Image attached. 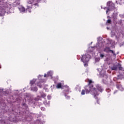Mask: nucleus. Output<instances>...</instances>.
Wrapping results in <instances>:
<instances>
[{
  "mask_svg": "<svg viewBox=\"0 0 124 124\" xmlns=\"http://www.w3.org/2000/svg\"><path fill=\"white\" fill-rule=\"evenodd\" d=\"M34 5H35L36 6V5L38 6V3H36L34 4Z\"/></svg>",
  "mask_w": 124,
  "mask_h": 124,
  "instance_id": "obj_25",
  "label": "nucleus"
},
{
  "mask_svg": "<svg viewBox=\"0 0 124 124\" xmlns=\"http://www.w3.org/2000/svg\"><path fill=\"white\" fill-rule=\"evenodd\" d=\"M116 87L117 88V89H118L119 90H120V91H124V88H123V86H122V85L120 84H117L116 85Z\"/></svg>",
  "mask_w": 124,
  "mask_h": 124,
  "instance_id": "obj_5",
  "label": "nucleus"
},
{
  "mask_svg": "<svg viewBox=\"0 0 124 124\" xmlns=\"http://www.w3.org/2000/svg\"><path fill=\"white\" fill-rule=\"evenodd\" d=\"M44 82V79H40V82L37 83V85L38 86V87L41 89L42 88V85L40 84V83Z\"/></svg>",
  "mask_w": 124,
  "mask_h": 124,
  "instance_id": "obj_7",
  "label": "nucleus"
},
{
  "mask_svg": "<svg viewBox=\"0 0 124 124\" xmlns=\"http://www.w3.org/2000/svg\"><path fill=\"white\" fill-rule=\"evenodd\" d=\"M111 19H108L107 21V24H110L111 23Z\"/></svg>",
  "mask_w": 124,
  "mask_h": 124,
  "instance_id": "obj_17",
  "label": "nucleus"
},
{
  "mask_svg": "<svg viewBox=\"0 0 124 124\" xmlns=\"http://www.w3.org/2000/svg\"><path fill=\"white\" fill-rule=\"evenodd\" d=\"M40 93L41 97H43V98H44V97H46V94L44 93H43V92H40Z\"/></svg>",
  "mask_w": 124,
  "mask_h": 124,
  "instance_id": "obj_10",
  "label": "nucleus"
},
{
  "mask_svg": "<svg viewBox=\"0 0 124 124\" xmlns=\"http://www.w3.org/2000/svg\"><path fill=\"white\" fill-rule=\"evenodd\" d=\"M37 87H35L34 88V91H35V92H37Z\"/></svg>",
  "mask_w": 124,
  "mask_h": 124,
  "instance_id": "obj_23",
  "label": "nucleus"
},
{
  "mask_svg": "<svg viewBox=\"0 0 124 124\" xmlns=\"http://www.w3.org/2000/svg\"><path fill=\"white\" fill-rule=\"evenodd\" d=\"M97 90L99 91L100 92V93H102V92L103 91V89H102V87L100 86L99 85H97L96 86Z\"/></svg>",
  "mask_w": 124,
  "mask_h": 124,
  "instance_id": "obj_6",
  "label": "nucleus"
},
{
  "mask_svg": "<svg viewBox=\"0 0 124 124\" xmlns=\"http://www.w3.org/2000/svg\"><path fill=\"white\" fill-rule=\"evenodd\" d=\"M118 68V65H114L111 67V70H117Z\"/></svg>",
  "mask_w": 124,
  "mask_h": 124,
  "instance_id": "obj_11",
  "label": "nucleus"
},
{
  "mask_svg": "<svg viewBox=\"0 0 124 124\" xmlns=\"http://www.w3.org/2000/svg\"><path fill=\"white\" fill-rule=\"evenodd\" d=\"M32 1H29L28 3H29V4H31V3H32V2H33V1H34V0H31Z\"/></svg>",
  "mask_w": 124,
  "mask_h": 124,
  "instance_id": "obj_20",
  "label": "nucleus"
},
{
  "mask_svg": "<svg viewBox=\"0 0 124 124\" xmlns=\"http://www.w3.org/2000/svg\"><path fill=\"white\" fill-rule=\"evenodd\" d=\"M84 66H88V64L85 63V64H84Z\"/></svg>",
  "mask_w": 124,
  "mask_h": 124,
  "instance_id": "obj_26",
  "label": "nucleus"
},
{
  "mask_svg": "<svg viewBox=\"0 0 124 124\" xmlns=\"http://www.w3.org/2000/svg\"><path fill=\"white\" fill-rule=\"evenodd\" d=\"M64 92H69V87H68V86H65L64 87Z\"/></svg>",
  "mask_w": 124,
  "mask_h": 124,
  "instance_id": "obj_12",
  "label": "nucleus"
},
{
  "mask_svg": "<svg viewBox=\"0 0 124 124\" xmlns=\"http://www.w3.org/2000/svg\"><path fill=\"white\" fill-rule=\"evenodd\" d=\"M41 110H43V111H45V108H44V107H41Z\"/></svg>",
  "mask_w": 124,
  "mask_h": 124,
  "instance_id": "obj_22",
  "label": "nucleus"
},
{
  "mask_svg": "<svg viewBox=\"0 0 124 124\" xmlns=\"http://www.w3.org/2000/svg\"><path fill=\"white\" fill-rule=\"evenodd\" d=\"M44 77H47V75L46 74H45L44 75Z\"/></svg>",
  "mask_w": 124,
  "mask_h": 124,
  "instance_id": "obj_29",
  "label": "nucleus"
},
{
  "mask_svg": "<svg viewBox=\"0 0 124 124\" xmlns=\"http://www.w3.org/2000/svg\"><path fill=\"white\" fill-rule=\"evenodd\" d=\"M93 83L92 80H89V84L85 87V90H82L81 92V95H85V93L88 94L90 93L94 96L95 99H97L96 102L97 104H99L98 99H97V95H98V91L95 88H93V85L91 84Z\"/></svg>",
  "mask_w": 124,
  "mask_h": 124,
  "instance_id": "obj_1",
  "label": "nucleus"
},
{
  "mask_svg": "<svg viewBox=\"0 0 124 124\" xmlns=\"http://www.w3.org/2000/svg\"><path fill=\"white\" fill-rule=\"evenodd\" d=\"M121 1H122V0H116V3L118 4L121 3Z\"/></svg>",
  "mask_w": 124,
  "mask_h": 124,
  "instance_id": "obj_18",
  "label": "nucleus"
},
{
  "mask_svg": "<svg viewBox=\"0 0 124 124\" xmlns=\"http://www.w3.org/2000/svg\"><path fill=\"white\" fill-rule=\"evenodd\" d=\"M41 76H41V75H39L38 76V78H39V77H41Z\"/></svg>",
  "mask_w": 124,
  "mask_h": 124,
  "instance_id": "obj_28",
  "label": "nucleus"
},
{
  "mask_svg": "<svg viewBox=\"0 0 124 124\" xmlns=\"http://www.w3.org/2000/svg\"><path fill=\"white\" fill-rule=\"evenodd\" d=\"M19 10L21 12H25V8H24L23 7H21V8H19Z\"/></svg>",
  "mask_w": 124,
  "mask_h": 124,
  "instance_id": "obj_15",
  "label": "nucleus"
},
{
  "mask_svg": "<svg viewBox=\"0 0 124 124\" xmlns=\"http://www.w3.org/2000/svg\"><path fill=\"white\" fill-rule=\"evenodd\" d=\"M118 67L119 68V70H121L122 71H124V69L123 68L122 65L120 63L118 64Z\"/></svg>",
  "mask_w": 124,
  "mask_h": 124,
  "instance_id": "obj_9",
  "label": "nucleus"
},
{
  "mask_svg": "<svg viewBox=\"0 0 124 124\" xmlns=\"http://www.w3.org/2000/svg\"><path fill=\"white\" fill-rule=\"evenodd\" d=\"M0 68H1V67L0 66Z\"/></svg>",
  "mask_w": 124,
  "mask_h": 124,
  "instance_id": "obj_31",
  "label": "nucleus"
},
{
  "mask_svg": "<svg viewBox=\"0 0 124 124\" xmlns=\"http://www.w3.org/2000/svg\"><path fill=\"white\" fill-rule=\"evenodd\" d=\"M49 97H50V96H49V95L47 96V98H48V99H50V98H49Z\"/></svg>",
  "mask_w": 124,
  "mask_h": 124,
  "instance_id": "obj_30",
  "label": "nucleus"
},
{
  "mask_svg": "<svg viewBox=\"0 0 124 124\" xmlns=\"http://www.w3.org/2000/svg\"><path fill=\"white\" fill-rule=\"evenodd\" d=\"M110 47L107 46L104 48V51L106 52V53H108V52H110Z\"/></svg>",
  "mask_w": 124,
  "mask_h": 124,
  "instance_id": "obj_8",
  "label": "nucleus"
},
{
  "mask_svg": "<svg viewBox=\"0 0 124 124\" xmlns=\"http://www.w3.org/2000/svg\"><path fill=\"white\" fill-rule=\"evenodd\" d=\"M109 52H110V53H112V54H113V55H115V52L114 51H113V50H109Z\"/></svg>",
  "mask_w": 124,
  "mask_h": 124,
  "instance_id": "obj_19",
  "label": "nucleus"
},
{
  "mask_svg": "<svg viewBox=\"0 0 124 124\" xmlns=\"http://www.w3.org/2000/svg\"><path fill=\"white\" fill-rule=\"evenodd\" d=\"M56 88L57 89H62V90L64 89L63 87H62V83L61 82L57 83V84L56 85Z\"/></svg>",
  "mask_w": 124,
  "mask_h": 124,
  "instance_id": "obj_4",
  "label": "nucleus"
},
{
  "mask_svg": "<svg viewBox=\"0 0 124 124\" xmlns=\"http://www.w3.org/2000/svg\"><path fill=\"white\" fill-rule=\"evenodd\" d=\"M118 92V91L116 90L113 93L115 94L116 93H117Z\"/></svg>",
  "mask_w": 124,
  "mask_h": 124,
  "instance_id": "obj_24",
  "label": "nucleus"
},
{
  "mask_svg": "<svg viewBox=\"0 0 124 124\" xmlns=\"http://www.w3.org/2000/svg\"><path fill=\"white\" fill-rule=\"evenodd\" d=\"M102 82L104 83V84H108V79H107V78L105 79H103L102 80Z\"/></svg>",
  "mask_w": 124,
  "mask_h": 124,
  "instance_id": "obj_13",
  "label": "nucleus"
},
{
  "mask_svg": "<svg viewBox=\"0 0 124 124\" xmlns=\"http://www.w3.org/2000/svg\"><path fill=\"white\" fill-rule=\"evenodd\" d=\"M109 91H110V89H106V92H109Z\"/></svg>",
  "mask_w": 124,
  "mask_h": 124,
  "instance_id": "obj_27",
  "label": "nucleus"
},
{
  "mask_svg": "<svg viewBox=\"0 0 124 124\" xmlns=\"http://www.w3.org/2000/svg\"><path fill=\"white\" fill-rule=\"evenodd\" d=\"M107 10L106 11L107 14L108 13V11H112L114 9H116V7H115V4L112 1H108L107 2Z\"/></svg>",
  "mask_w": 124,
  "mask_h": 124,
  "instance_id": "obj_2",
  "label": "nucleus"
},
{
  "mask_svg": "<svg viewBox=\"0 0 124 124\" xmlns=\"http://www.w3.org/2000/svg\"><path fill=\"white\" fill-rule=\"evenodd\" d=\"M90 59H91V56L89 54H85L82 56L81 61L83 63H86V62H88L90 61Z\"/></svg>",
  "mask_w": 124,
  "mask_h": 124,
  "instance_id": "obj_3",
  "label": "nucleus"
},
{
  "mask_svg": "<svg viewBox=\"0 0 124 124\" xmlns=\"http://www.w3.org/2000/svg\"><path fill=\"white\" fill-rule=\"evenodd\" d=\"M64 96L66 98V99H70V96L66 95V93L64 94Z\"/></svg>",
  "mask_w": 124,
  "mask_h": 124,
  "instance_id": "obj_16",
  "label": "nucleus"
},
{
  "mask_svg": "<svg viewBox=\"0 0 124 124\" xmlns=\"http://www.w3.org/2000/svg\"><path fill=\"white\" fill-rule=\"evenodd\" d=\"M35 81H36V80L33 79L32 80H31L30 81L31 85L32 86L33 84H34V83H35Z\"/></svg>",
  "mask_w": 124,
  "mask_h": 124,
  "instance_id": "obj_14",
  "label": "nucleus"
},
{
  "mask_svg": "<svg viewBox=\"0 0 124 124\" xmlns=\"http://www.w3.org/2000/svg\"><path fill=\"white\" fill-rule=\"evenodd\" d=\"M100 56L101 58H104V55L102 54H100Z\"/></svg>",
  "mask_w": 124,
  "mask_h": 124,
  "instance_id": "obj_21",
  "label": "nucleus"
}]
</instances>
